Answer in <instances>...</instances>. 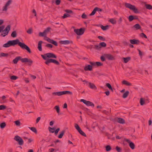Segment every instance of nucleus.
Masks as SVG:
<instances>
[{"instance_id":"f257e3e1","label":"nucleus","mask_w":152,"mask_h":152,"mask_svg":"<svg viewBox=\"0 0 152 152\" xmlns=\"http://www.w3.org/2000/svg\"><path fill=\"white\" fill-rule=\"evenodd\" d=\"M9 47L14 46L15 45L18 44V45L23 49H25L29 53H31V51L29 48L24 43L20 42L19 39L9 41Z\"/></svg>"},{"instance_id":"f03ea898","label":"nucleus","mask_w":152,"mask_h":152,"mask_svg":"<svg viewBox=\"0 0 152 152\" xmlns=\"http://www.w3.org/2000/svg\"><path fill=\"white\" fill-rule=\"evenodd\" d=\"M19 60L22 63H28V64L29 66H31L33 63V61L31 59L27 58H22L20 56L16 57L13 60V62L14 64H16Z\"/></svg>"},{"instance_id":"7ed1b4c3","label":"nucleus","mask_w":152,"mask_h":152,"mask_svg":"<svg viewBox=\"0 0 152 152\" xmlns=\"http://www.w3.org/2000/svg\"><path fill=\"white\" fill-rule=\"evenodd\" d=\"M41 56L45 60L48 59V58H56L57 56L54 53H49L45 54L44 55H42Z\"/></svg>"},{"instance_id":"20e7f679","label":"nucleus","mask_w":152,"mask_h":152,"mask_svg":"<svg viewBox=\"0 0 152 152\" xmlns=\"http://www.w3.org/2000/svg\"><path fill=\"white\" fill-rule=\"evenodd\" d=\"M72 92L67 91L55 92L53 93L52 94V95H56L58 96H61L63 95L66 94L72 95Z\"/></svg>"},{"instance_id":"39448f33","label":"nucleus","mask_w":152,"mask_h":152,"mask_svg":"<svg viewBox=\"0 0 152 152\" xmlns=\"http://www.w3.org/2000/svg\"><path fill=\"white\" fill-rule=\"evenodd\" d=\"M85 30L84 28H81L80 29H76L74 30V32L78 35H80L83 34Z\"/></svg>"},{"instance_id":"423d86ee","label":"nucleus","mask_w":152,"mask_h":152,"mask_svg":"<svg viewBox=\"0 0 152 152\" xmlns=\"http://www.w3.org/2000/svg\"><path fill=\"white\" fill-rule=\"evenodd\" d=\"M10 27L11 26L10 25H7L5 29L4 30H3V34H1V35L2 36L4 37L7 35L10 30Z\"/></svg>"},{"instance_id":"0eeeda50","label":"nucleus","mask_w":152,"mask_h":152,"mask_svg":"<svg viewBox=\"0 0 152 152\" xmlns=\"http://www.w3.org/2000/svg\"><path fill=\"white\" fill-rule=\"evenodd\" d=\"M50 29L51 28L50 27L47 28L43 32H39V36L40 37H46L47 34L50 31Z\"/></svg>"},{"instance_id":"6e6552de","label":"nucleus","mask_w":152,"mask_h":152,"mask_svg":"<svg viewBox=\"0 0 152 152\" xmlns=\"http://www.w3.org/2000/svg\"><path fill=\"white\" fill-rule=\"evenodd\" d=\"M14 139L15 141L18 142V144L20 145H22L23 144V141L22 139L20 136L18 135L15 136Z\"/></svg>"},{"instance_id":"1a4fd4ad","label":"nucleus","mask_w":152,"mask_h":152,"mask_svg":"<svg viewBox=\"0 0 152 152\" xmlns=\"http://www.w3.org/2000/svg\"><path fill=\"white\" fill-rule=\"evenodd\" d=\"M75 126L76 129L78 131L80 134L84 137L86 136V135L85 133L82 130L79 125L77 124H75Z\"/></svg>"},{"instance_id":"9d476101","label":"nucleus","mask_w":152,"mask_h":152,"mask_svg":"<svg viewBox=\"0 0 152 152\" xmlns=\"http://www.w3.org/2000/svg\"><path fill=\"white\" fill-rule=\"evenodd\" d=\"M80 101L83 102L87 106H91L93 107H94V103L89 101H87L84 99H81L80 100Z\"/></svg>"},{"instance_id":"9b49d317","label":"nucleus","mask_w":152,"mask_h":152,"mask_svg":"<svg viewBox=\"0 0 152 152\" xmlns=\"http://www.w3.org/2000/svg\"><path fill=\"white\" fill-rule=\"evenodd\" d=\"M104 56L106 58L109 60H115L114 57L110 54H104Z\"/></svg>"},{"instance_id":"f8f14e48","label":"nucleus","mask_w":152,"mask_h":152,"mask_svg":"<svg viewBox=\"0 0 152 152\" xmlns=\"http://www.w3.org/2000/svg\"><path fill=\"white\" fill-rule=\"evenodd\" d=\"M12 0H8L6 3L5 6L3 7L2 9V11H7V7L9 6L10 4H12Z\"/></svg>"},{"instance_id":"ddd939ff","label":"nucleus","mask_w":152,"mask_h":152,"mask_svg":"<svg viewBox=\"0 0 152 152\" xmlns=\"http://www.w3.org/2000/svg\"><path fill=\"white\" fill-rule=\"evenodd\" d=\"M124 140L125 141L129 143V146L132 149H134L135 146L133 142H130V140L128 139H125Z\"/></svg>"},{"instance_id":"4468645a","label":"nucleus","mask_w":152,"mask_h":152,"mask_svg":"<svg viewBox=\"0 0 152 152\" xmlns=\"http://www.w3.org/2000/svg\"><path fill=\"white\" fill-rule=\"evenodd\" d=\"M86 83L88 84L87 86H88L90 88L95 90L97 89V87L94 84L89 82H86Z\"/></svg>"},{"instance_id":"2eb2a0df","label":"nucleus","mask_w":152,"mask_h":152,"mask_svg":"<svg viewBox=\"0 0 152 152\" xmlns=\"http://www.w3.org/2000/svg\"><path fill=\"white\" fill-rule=\"evenodd\" d=\"M60 43L61 44L68 45L70 43H72V42L69 40H61L60 41Z\"/></svg>"},{"instance_id":"dca6fc26","label":"nucleus","mask_w":152,"mask_h":152,"mask_svg":"<svg viewBox=\"0 0 152 152\" xmlns=\"http://www.w3.org/2000/svg\"><path fill=\"white\" fill-rule=\"evenodd\" d=\"M129 41L132 44H139L140 42L139 40L135 39H130Z\"/></svg>"},{"instance_id":"f3484780","label":"nucleus","mask_w":152,"mask_h":152,"mask_svg":"<svg viewBox=\"0 0 152 152\" xmlns=\"http://www.w3.org/2000/svg\"><path fill=\"white\" fill-rule=\"evenodd\" d=\"M84 69L85 71H91L92 70V67L90 65H88L84 68Z\"/></svg>"},{"instance_id":"a211bd4d","label":"nucleus","mask_w":152,"mask_h":152,"mask_svg":"<svg viewBox=\"0 0 152 152\" xmlns=\"http://www.w3.org/2000/svg\"><path fill=\"white\" fill-rule=\"evenodd\" d=\"M46 61L45 62V63L47 65H49V64L51 63H53L54 59L51 58H49L48 59L45 60Z\"/></svg>"},{"instance_id":"6ab92c4d","label":"nucleus","mask_w":152,"mask_h":152,"mask_svg":"<svg viewBox=\"0 0 152 152\" xmlns=\"http://www.w3.org/2000/svg\"><path fill=\"white\" fill-rule=\"evenodd\" d=\"M125 6L127 8H129L130 9L132 10L133 9L134 7L135 6L134 5H132L131 4L128 3H126L125 4Z\"/></svg>"},{"instance_id":"aec40b11","label":"nucleus","mask_w":152,"mask_h":152,"mask_svg":"<svg viewBox=\"0 0 152 152\" xmlns=\"http://www.w3.org/2000/svg\"><path fill=\"white\" fill-rule=\"evenodd\" d=\"M117 121L118 123L121 124H124L125 123L124 120L121 118H118Z\"/></svg>"},{"instance_id":"412c9836","label":"nucleus","mask_w":152,"mask_h":152,"mask_svg":"<svg viewBox=\"0 0 152 152\" xmlns=\"http://www.w3.org/2000/svg\"><path fill=\"white\" fill-rule=\"evenodd\" d=\"M42 42L41 41H39L38 42V48L40 51L42 50Z\"/></svg>"},{"instance_id":"4be33fe9","label":"nucleus","mask_w":152,"mask_h":152,"mask_svg":"<svg viewBox=\"0 0 152 152\" xmlns=\"http://www.w3.org/2000/svg\"><path fill=\"white\" fill-rule=\"evenodd\" d=\"M133 27L136 30L140 29L141 28L140 25L138 24H135L133 26Z\"/></svg>"},{"instance_id":"5701e85b","label":"nucleus","mask_w":152,"mask_h":152,"mask_svg":"<svg viewBox=\"0 0 152 152\" xmlns=\"http://www.w3.org/2000/svg\"><path fill=\"white\" fill-rule=\"evenodd\" d=\"M123 59L124 60V62L125 63H127L131 59L130 57H127L126 58H123Z\"/></svg>"},{"instance_id":"b1692460","label":"nucleus","mask_w":152,"mask_h":152,"mask_svg":"<svg viewBox=\"0 0 152 152\" xmlns=\"http://www.w3.org/2000/svg\"><path fill=\"white\" fill-rule=\"evenodd\" d=\"M122 83L123 84H125L127 86H131L132 85V84L131 83L125 80H123L122 81Z\"/></svg>"},{"instance_id":"393cba45","label":"nucleus","mask_w":152,"mask_h":152,"mask_svg":"<svg viewBox=\"0 0 152 152\" xmlns=\"http://www.w3.org/2000/svg\"><path fill=\"white\" fill-rule=\"evenodd\" d=\"M145 6L146 9L148 10H152V6L150 4H145Z\"/></svg>"},{"instance_id":"a878e982","label":"nucleus","mask_w":152,"mask_h":152,"mask_svg":"<svg viewBox=\"0 0 152 152\" xmlns=\"http://www.w3.org/2000/svg\"><path fill=\"white\" fill-rule=\"evenodd\" d=\"M100 27L103 30H106L108 29L109 26L107 25L105 26H103L102 25H100Z\"/></svg>"},{"instance_id":"bb28decb","label":"nucleus","mask_w":152,"mask_h":152,"mask_svg":"<svg viewBox=\"0 0 152 152\" xmlns=\"http://www.w3.org/2000/svg\"><path fill=\"white\" fill-rule=\"evenodd\" d=\"M65 130H63L61 132L60 134L58 136V137L59 138H61L64 135V133L65 132Z\"/></svg>"},{"instance_id":"cd10ccee","label":"nucleus","mask_w":152,"mask_h":152,"mask_svg":"<svg viewBox=\"0 0 152 152\" xmlns=\"http://www.w3.org/2000/svg\"><path fill=\"white\" fill-rule=\"evenodd\" d=\"M48 129L50 132L51 133H53L54 132V131L55 129L54 128H51L50 127H49Z\"/></svg>"},{"instance_id":"c85d7f7f","label":"nucleus","mask_w":152,"mask_h":152,"mask_svg":"<svg viewBox=\"0 0 152 152\" xmlns=\"http://www.w3.org/2000/svg\"><path fill=\"white\" fill-rule=\"evenodd\" d=\"M129 92L128 91H126L122 97L124 98H126L128 95Z\"/></svg>"},{"instance_id":"c756f323","label":"nucleus","mask_w":152,"mask_h":152,"mask_svg":"<svg viewBox=\"0 0 152 152\" xmlns=\"http://www.w3.org/2000/svg\"><path fill=\"white\" fill-rule=\"evenodd\" d=\"M29 129H30L32 131L35 133L36 134H37V131L35 127H29Z\"/></svg>"},{"instance_id":"7c9ffc66","label":"nucleus","mask_w":152,"mask_h":152,"mask_svg":"<svg viewBox=\"0 0 152 152\" xmlns=\"http://www.w3.org/2000/svg\"><path fill=\"white\" fill-rule=\"evenodd\" d=\"M109 22H110L111 23L113 24H115L116 23V20H115L113 18H111L109 20Z\"/></svg>"},{"instance_id":"2f4dec72","label":"nucleus","mask_w":152,"mask_h":152,"mask_svg":"<svg viewBox=\"0 0 152 152\" xmlns=\"http://www.w3.org/2000/svg\"><path fill=\"white\" fill-rule=\"evenodd\" d=\"M8 55V53H0V57H7Z\"/></svg>"},{"instance_id":"473e14b6","label":"nucleus","mask_w":152,"mask_h":152,"mask_svg":"<svg viewBox=\"0 0 152 152\" xmlns=\"http://www.w3.org/2000/svg\"><path fill=\"white\" fill-rule=\"evenodd\" d=\"M11 36L13 37H16L17 36L16 31H13L11 34Z\"/></svg>"},{"instance_id":"72a5a7b5","label":"nucleus","mask_w":152,"mask_h":152,"mask_svg":"<svg viewBox=\"0 0 152 152\" xmlns=\"http://www.w3.org/2000/svg\"><path fill=\"white\" fill-rule=\"evenodd\" d=\"M99 44L101 46V48L102 47H105L106 46V44L104 42H102L100 43Z\"/></svg>"},{"instance_id":"f704fd0d","label":"nucleus","mask_w":152,"mask_h":152,"mask_svg":"<svg viewBox=\"0 0 152 152\" xmlns=\"http://www.w3.org/2000/svg\"><path fill=\"white\" fill-rule=\"evenodd\" d=\"M96 67L102 66L103 65V64L100 62H96Z\"/></svg>"},{"instance_id":"c9c22d12","label":"nucleus","mask_w":152,"mask_h":152,"mask_svg":"<svg viewBox=\"0 0 152 152\" xmlns=\"http://www.w3.org/2000/svg\"><path fill=\"white\" fill-rule=\"evenodd\" d=\"M132 10L135 13H139V12L138 11V9L135 7V6L134 7Z\"/></svg>"},{"instance_id":"e433bc0d","label":"nucleus","mask_w":152,"mask_h":152,"mask_svg":"<svg viewBox=\"0 0 152 152\" xmlns=\"http://www.w3.org/2000/svg\"><path fill=\"white\" fill-rule=\"evenodd\" d=\"M132 10L135 13H139V12L138 11V9L135 7V6L134 7Z\"/></svg>"},{"instance_id":"4c0bfd02","label":"nucleus","mask_w":152,"mask_h":152,"mask_svg":"<svg viewBox=\"0 0 152 152\" xmlns=\"http://www.w3.org/2000/svg\"><path fill=\"white\" fill-rule=\"evenodd\" d=\"M6 126V124L5 122L2 123L0 124V127L1 129L4 128Z\"/></svg>"},{"instance_id":"58836bf2","label":"nucleus","mask_w":152,"mask_h":152,"mask_svg":"<svg viewBox=\"0 0 152 152\" xmlns=\"http://www.w3.org/2000/svg\"><path fill=\"white\" fill-rule=\"evenodd\" d=\"M18 78V77L16 76L13 75L10 77V79L11 80H15Z\"/></svg>"},{"instance_id":"ea45409f","label":"nucleus","mask_w":152,"mask_h":152,"mask_svg":"<svg viewBox=\"0 0 152 152\" xmlns=\"http://www.w3.org/2000/svg\"><path fill=\"white\" fill-rule=\"evenodd\" d=\"M145 102V101H144L142 98H141L140 99V105H144Z\"/></svg>"},{"instance_id":"a19ab883","label":"nucleus","mask_w":152,"mask_h":152,"mask_svg":"<svg viewBox=\"0 0 152 152\" xmlns=\"http://www.w3.org/2000/svg\"><path fill=\"white\" fill-rule=\"evenodd\" d=\"M115 149L118 152H121L122 149L121 148L117 146L116 147Z\"/></svg>"},{"instance_id":"79ce46f5","label":"nucleus","mask_w":152,"mask_h":152,"mask_svg":"<svg viewBox=\"0 0 152 152\" xmlns=\"http://www.w3.org/2000/svg\"><path fill=\"white\" fill-rule=\"evenodd\" d=\"M54 108L56 110L57 113H58L60 112V108L58 106H56Z\"/></svg>"},{"instance_id":"37998d69","label":"nucleus","mask_w":152,"mask_h":152,"mask_svg":"<svg viewBox=\"0 0 152 152\" xmlns=\"http://www.w3.org/2000/svg\"><path fill=\"white\" fill-rule=\"evenodd\" d=\"M96 9L95 7L94 8V9L93 11H92V12L90 14V16H92L94 15L96 12Z\"/></svg>"},{"instance_id":"c03bdc74","label":"nucleus","mask_w":152,"mask_h":152,"mask_svg":"<svg viewBox=\"0 0 152 152\" xmlns=\"http://www.w3.org/2000/svg\"><path fill=\"white\" fill-rule=\"evenodd\" d=\"M3 47L4 48H8L10 47L9 41H8L6 43L4 44L3 45Z\"/></svg>"},{"instance_id":"a18cd8bd","label":"nucleus","mask_w":152,"mask_h":152,"mask_svg":"<svg viewBox=\"0 0 152 152\" xmlns=\"http://www.w3.org/2000/svg\"><path fill=\"white\" fill-rule=\"evenodd\" d=\"M129 20L130 22H131L134 20V16L132 15L129 16Z\"/></svg>"},{"instance_id":"49530a36","label":"nucleus","mask_w":152,"mask_h":152,"mask_svg":"<svg viewBox=\"0 0 152 152\" xmlns=\"http://www.w3.org/2000/svg\"><path fill=\"white\" fill-rule=\"evenodd\" d=\"M90 64L91 65L92 67H96V62H92L90 61L89 62Z\"/></svg>"},{"instance_id":"de8ad7c7","label":"nucleus","mask_w":152,"mask_h":152,"mask_svg":"<svg viewBox=\"0 0 152 152\" xmlns=\"http://www.w3.org/2000/svg\"><path fill=\"white\" fill-rule=\"evenodd\" d=\"M70 16V15L68 14H64V15L62 16L63 18H65L67 17H69Z\"/></svg>"},{"instance_id":"09e8293b","label":"nucleus","mask_w":152,"mask_h":152,"mask_svg":"<svg viewBox=\"0 0 152 152\" xmlns=\"http://www.w3.org/2000/svg\"><path fill=\"white\" fill-rule=\"evenodd\" d=\"M111 147L110 145H107L106 147V151H110L111 150Z\"/></svg>"},{"instance_id":"8fccbe9b","label":"nucleus","mask_w":152,"mask_h":152,"mask_svg":"<svg viewBox=\"0 0 152 152\" xmlns=\"http://www.w3.org/2000/svg\"><path fill=\"white\" fill-rule=\"evenodd\" d=\"M101 46L100 45H95L94 47V48L96 50H99L101 48Z\"/></svg>"},{"instance_id":"3c124183","label":"nucleus","mask_w":152,"mask_h":152,"mask_svg":"<svg viewBox=\"0 0 152 152\" xmlns=\"http://www.w3.org/2000/svg\"><path fill=\"white\" fill-rule=\"evenodd\" d=\"M45 37V40H46L47 41L49 42H50V43L53 40L52 39H50V38H49L47 37Z\"/></svg>"},{"instance_id":"603ef678","label":"nucleus","mask_w":152,"mask_h":152,"mask_svg":"<svg viewBox=\"0 0 152 152\" xmlns=\"http://www.w3.org/2000/svg\"><path fill=\"white\" fill-rule=\"evenodd\" d=\"M6 108V106L4 105H1L0 106V110H3Z\"/></svg>"},{"instance_id":"864d4df0","label":"nucleus","mask_w":152,"mask_h":152,"mask_svg":"<svg viewBox=\"0 0 152 152\" xmlns=\"http://www.w3.org/2000/svg\"><path fill=\"white\" fill-rule=\"evenodd\" d=\"M27 32L29 34H31L32 33V29L31 28H29L27 31Z\"/></svg>"},{"instance_id":"5fc2aeb1","label":"nucleus","mask_w":152,"mask_h":152,"mask_svg":"<svg viewBox=\"0 0 152 152\" xmlns=\"http://www.w3.org/2000/svg\"><path fill=\"white\" fill-rule=\"evenodd\" d=\"M106 86L109 89L112 90V87L110 83H107L106 84Z\"/></svg>"},{"instance_id":"6e6d98bb","label":"nucleus","mask_w":152,"mask_h":152,"mask_svg":"<svg viewBox=\"0 0 152 152\" xmlns=\"http://www.w3.org/2000/svg\"><path fill=\"white\" fill-rule=\"evenodd\" d=\"M98 38L99 39L102 40V41H104L105 40V39L102 36H99L98 37Z\"/></svg>"},{"instance_id":"4d7b16f0","label":"nucleus","mask_w":152,"mask_h":152,"mask_svg":"<svg viewBox=\"0 0 152 152\" xmlns=\"http://www.w3.org/2000/svg\"><path fill=\"white\" fill-rule=\"evenodd\" d=\"M45 46L47 48H52L53 47V45L50 44H48L46 45Z\"/></svg>"},{"instance_id":"13d9d810","label":"nucleus","mask_w":152,"mask_h":152,"mask_svg":"<svg viewBox=\"0 0 152 152\" xmlns=\"http://www.w3.org/2000/svg\"><path fill=\"white\" fill-rule=\"evenodd\" d=\"M52 44H53L55 45L56 46H58V44L56 42L54 41L53 40L51 42V43Z\"/></svg>"},{"instance_id":"bf43d9fd","label":"nucleus","mask_w":152,"mask_h":152,"mask_svg":"<svg viewBox=\"0 0 152 152\" xmlns=\"http://www.w3.org/2000/svg\"><path fill=\"white\" fill-rule=\"evenodd\" d=\"M53 63L56 65H59L60 64L56 60L54 59Z\"/></svg>"},{"instance_id":"052dcab7","label":"nucleus","mask_w":152,"mask_h":152,"mask_svg":"<svg viewBox=\"0 0 152 152\" xmlns=\"http://www.w3.org/2000/svg\"><path fill=\"white\" fill-rule=\"evenodd\" d=\"M60 130V128H57L55 131H54L55 134V135H57L58 132Z\"/></svg>"},{"instance_id":"680f3d73","label":"nucleus","mask_w":152,"mask_h":152,"mask_svg":"<svg viewBox=\"0 0 152 152\" xmlns=\"http://www.w3.org/2000/svg\"><path fill=\"white\" fill-rule=\"evenodd\" d=\"M15 122L17 126H20V123L19 121H15Z\"/></svg>"},{"instance_id":"e2e57ef3","label":"nucleus","mask_w":152,"mask_h":152,"mask_svg":"<svg viewBox=\"0 0 152 152\" xmlns=\"http://www.w3.org/2000/svg\"><path fill=\"white\" fill-rule=\"evenodd\" d=\"M82 18L83 19H86L87 18V15L85 13H83L81 16Z\"/></svg>"},{"instance_id":"0e129e2a","label":"nucleus","mask_w":152,"mask_h":152,"mask_svg":"<svg viewBox=\"0 0 152 152\" xmlns=\"http://www.w3.org/2000/svg\"><path fill=\"white\" fill-rule=\"evenodd\" d=\"M105 58L104 56H102L100 57V59L102 61H104L105 60Z\"/></svg>"},{"instance_id":"69168bd1","label":"nucleus","mask_w":152,"mask_h":152,"mask_svg":"<svg viewBox=\"0 0 152 152\" xmlns=\"http://www.w3.org/2000/svg\"><path fill=\"white\" fill-rule=\"evenodd\" d=\"M141 36L142 37H144L145 38H147V37L146 35L144 33H141Z\"/></svg>"},{"instance_id":"338daca9","label":"nucleus","mask_w":152,"mask_h":152,"mask_svg":"<svg viewBox=\"0 0 152 152\" xmlns=\"http://www.w3.org/2000/svg\"><path fill=\"white\" fill-rule=\"evenodd\" d=\"M61 2L60 0H56V4L57 5H58L60 4Z\"/></svg>"},{"instance_id":"774afa93","label":"nucleus","mask_w":152,"mask_h":152,"mask_svg":"<svg viewBox=\"0 0 152 152\" xmlns=\"http://www.w3.org/2000/svg\"><path fill=\"white\" fill-rule=\"evenodd\" d=\"M65 11L68 13H71L73 12L71 10H65Z\"/></svg>"}]
</instances>
